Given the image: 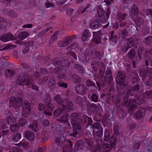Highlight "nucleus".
<instances>
[{
    "label": "nucleus",
    "mask_w": 152,
    "mask_h": 152,
    "mask_svg": "<svg viewBox=\"0 0 152 152\" xmlns=\"http://www.w3.org/2000/svg\"><path fill=\"white\" fill-rule=\"evenodd\" d=\"M28 77L27 74L25 75L23 72L20 73L18 76V79L16 80V83L18 85H20L26 82V86L28 88H31V86L34 83L33 80L32 79L28 78Z\"/></svg>",
    "instance_id": "obj_4"
},
{
    "label": "nucleus",
    "mask_w": 152,
    "mask_h": 152,
    "mask_svg": "<svg viewBox=\"0 0 152 152\" xmlns=\"http://www.w3.org/2000/svg\"><path fill=\"white\" fill-rule=\"evenodd\" d=\"M28 34L27 32H23L19 34L18 37L20 39L23 40L28 36Z\"/></svg>",
    "instance_id": "obj_49"
},
{
    "label": "nucleus",
    "mask_w": 152,
    "mask_h": 152,
    "mask_svg": "<svg viewBox=\"0 0 152 152\" xmlns=\"http://www.w3.org/2000/svg\"><path fill=\"white\" fill-rule=\"evenodd\" d=\"M127 102H131L128 105H124L123 104V102L122 103V104L125 106H130V107H129L128 111L129 113L130 114V115H132L134 112V109H136L137 107V105L136 104H139V102H137V100H135L134 99L129 100H127Z\"/></svg>",
    "instance_id": "obj_7"
},
{
    "label": "nucleus",
    "mask_w": 152,
    "mask_h": 152,
    "mask_svg": "<svg viewBox=\"0 0 152 152\" xmlns=\"http://www.w3.org/2000/svg\"><path fill=\"white\" fill-rule=\"evenodd\" d=\"M2 12L4 14L12 17H16L17 16V14L13 10L4 9L2 10Z\"/></svg>",
    "instance_id": "obj_15"
},
{
    "label": "nucleus",
    "mask_w": 152,
    "mask_h": 152,
    "mask_svg": "<svg viewBox=\"0 0 152 152\" xmlns=\"http://www.w3.org/2000/svg\"><path fill=\"white\" fill-rule=\"evenodd\" d=\"M45 6L46 8H48L50 7H54L55 5L53 3H51L48 1L45 3Z\"/></svg>",
    "instance_id": "obj_63"
},
{
    "label": "nucleus",
    "mask_w": 152,
    "mask_h": 152,
    "mask_svg": "<svg viewBox=\"0 0 152 152\" xmlns=\"http://www.w3.org/2000/svg\"><path fill=\"white\" fill-rule=\"evenodd\" d=\"M84 142L85 143L84 146L88 150H89L92 147L93 143L89 139H83Z\"/></svg>",
    "instance_id": "obj_30"
},
{
    "label": "nucleus",
    "mask_w": 152,
    "mask_h": 152,
    "mask_svg": "<svg viewBox=\"0 0 152 152\" xmlns=\"http://www.w3.org/2000/svg\"><path fill=\"white\" fill-rule=\"evenodd\" d=\"M19 127L18 124H14L10 126V128L11 131L14 132L18 130Z\"/></svg>",
    "instance_id": "obj_55"
},
{
    "label": "nucleus",
    "mask_w": 152,
    "mask_h": 152,
    "mask_svg": "<svg viewBox=\"0 0 152 152\" xmlns=\"http://www.w3.org/2000/svg\"><path fill=\"white\" fill-rule=\"evenodd\" d=\"M102 63H99L96 61L94 60L91 62V64L93 70L95 71H97L99 69L101 68L100 65Z\"/></svg>",
    "instance_id": "obj_19"
},
{
    "label": "nucleus",
    "mask_w": 152,
    "mask_h": 152,
    "mask_svg": "<svg viewBox=\"0 0 152 152\" xmlns=\"http://www.w3.org/2000/svg\"><path fill=\"white\" fill-rule=\"evenodd\" d=\"M55 140L56 143H58L61 145H62L65 141V139L63 136H59L56 137Z\"/></svg>",
    "instance_id": "obj_39"
},
{
    "label": "nucleus",
    "mask_w": 152,
    "mask_h": 152,
    "mask_svg": "<svg viewBox=\"0 0 152 152\" xmlns=\"http://www.w3.org/2000/svg\"><path fill=\"white\" fill-rule=\"evenodd\" d=\"M132 76H134L132 78L133 82L134 83L137 82L138 80L139 77L136 71H134L132 72Z\"/></svg>",
    "instance_id": "obj_45"
},
{
    "label": "nucleus",
    "mask_w": 152,
    "mask_h": 152,
    "mask_svg": "<svg viewBox=\"0 0 152 152\" xmlns=\"http://www.w3.org/2000/svg\"><path fill=\"white\" fill-rule=\"evenodd\" d=\"M87 88L84 85H78L76 87V91L79 94L83 95L86 93Z\"/></svg>",
    "instance_id": "obj_13"
},
{
    "label": "nucleus",
    "mask_w": 152,
    "mask_h": 152,
    "mask_svg": "<svg viewBox=\"0 0 152 152\" xmlns=\"http://www.w3.org/2000/svg\"><path fill=\"white\" fill-rule=\"evenodd\" d=\"M94 37L92 40L93 42H95V43L99 44L100 43L101 40L100 31H97L96 32H93Z\"/></svg>",
    "instance_id": "obj_11"
},
{
    "label": "nucleus",
    "mask_w": 152,
    "mask_h": 152,
    "mask_svg": "<svg viewBox=\"0 0 152 152\" xmlns=\"http://www.w3.org/2000/svg\"><path fill=\"white\" fill-rule=\"evenodd\" d=\"M90 53L92 57L94 58H100L101 56L100 53L96 50L91 51Z\"/></svg>",
    "instance_id": "obj_32"
},
{
    "label": "nucleus",
    "mask_w": 152,
    "mask_h": 152,
    "mask_svg": "<svg viewBox=\"0 0 152 152\" xmlns=\"http://www.w3.org/2000/svg\"><path fill=\"white\" fill-rule=\"evenodd\" d=\"M110 132L109 130H107L104 132V139L105 141H108L110 139Z\"/></svg>",
    "instance_id": "obj_52"
},
{
    "label": "nucleus",
    "mask_w": 152,
    "mask_h": 152,
    "mask_svg": "<svg viewBox=\"0 0 152 152\" xmlns=\"http://www.w3.org/2000/svg\"><path fill=\"white\" fill-rule=\"evenodd\" d=\"M132 91H133V90H132V87L131 86H128L127 88L126 94L123 96V104L124 105H128L129 103L131 102H127V100H128V98Z\"/></svg>",
    "instance_id": "obj_10"
},
{
    "label": "nucleus",
    "mask_w": 152,
    "mask_h": 152,
    "mask_svg": "<svg viewBox=\"0 0 152 152\" xmlns=\"http://www.w3.org/2000/svg\"><path fill=\"white\" fill-rule=\"evenodd\" d=\"M53 64L55 65H60L62 64L61 59L58 58L53 59Z\"/></svg>",
    "instance_id": "obj_56"
},
{
    "label": "nucleus",
    "mask_w": 152,
    "mask_h": 152,
    "mask_svg": "<svg viewBox=\"0 0 152 152\" xmlns=\"http://www.w3.org/2000/svg\"><path fill=\"white\" fill-rule=\"evenodd\" d=\"M103 152H108L111 149V147L108 143L103 144L102 146Z\"/></svg>",
    "instance_id": "obj_37"
},
{
    "label": "nucleus",
    "mask_w": 152,
    "mask_h": 152,
    "mask_svg": "<svg viewBox=\"0 0 152 152\" xmlns=\"http://www.w3.org/2000/svg\"><path fill=\"white\" fill-rule=\"evenodd\" d=\"M54 99L59 106V108H57L53 112V114L55 116H58L73 109V104L72 101L69 99H62L60 95L57 94L54 97Z\"/></svg>",
    "instance_id": "obj_1"
},
{
    "label": "nucleus",
    "mask_w": 152,
    "mask_h": 152,
    "mask_svg": "<svg viewBox=\"0 0 152 152\" xmlns=\"http://www.w3.org/2000/svg\"><path fill=\"white\" fill-rule=\"evenodd\" d=\"M79 45L78 44L76 43H74L72 44L68 47L66 48V50L68 51H70L72 50L75 49L77 48Z\"/></svg>",
    "instance_id": "obj_53"
},
{
    "label": "nucleus",
    "mask_w": 152,
    "mask_h": 152,
    "mask_svg": "<svg viewBox=\"0 0 152 152\" xmlns=\"http://www.w3.org/2000/svg\"><path fill=\"white\" fill-rule=\"evenodd\" d=\"M73 129H77L78 130H80L81 128V125L79 124V122H72L71 123Z\"/></svg>",
    "instance_id": "obj_47"
},
{
    "label": "nucleus",
    "mask_w": 152,
    "mask_h": 152,
    "mask_svg": "<svg viewBox=\"0 0 152 152\" xmlns=\"http://www.w3.org/2000/svg\"><path fill=\"white\" fill-rule=\"evenodd\" d=\"M119 126L117 124H115L113 127V131L114 134V135L117 136L119 135Z\"/></svg>",
    "instance_id": "obj_51"
},
{
    "label": "nucleus",
    "mask_w": 152,
    "mask_h": 152,
    "mask_svg": "<svg viewBox=\"0 0 152 152\" xmlns=\"http://www.w3.org/2000/svg\"><path fill=\"white\" fill-rule=\"evenodd\" d=\"M65 70L60 68H57L54 71V72L56 74L58 75L59 77L61 79H65L66 78V76L64 74Z\"/></svg>",
    "instance_id": "obj_12"
},
{
    "label": "nucleus",
    "mask_w": 152,
    "mask_h": 152,
    "mask_svg": "<svg viewBox=\"0 0 152 152\" xmlns=\"http://www.w3.org/2000/svg\"><path fill=\"white\" fill-rule=\"evenodd\" d=\"M91 34L88 30L85 29L82 35V38L83 41H85L87 39L90 37Z\"/></svg>",
    "instance_id": "obj_29"
},
{
    "label": "nucleus",
    "mask_w": 152,
    "mask_h": 152,
    "mask_svg": "<svg viewBox=\"0 0 152 152\" xmlns=\"http://www.w3.org/2000/svg\"><path fill=\"white\" fill-rule=\"evenodd\" d=\"M74 67V68L76 69L80 73H84V70L83 66L77 64H75Z\"/></svg>",
    "instance_id": "obj_38"
},
{
    "label": "nucleus",
    "mask_w": 152,
    "mask_h": 152,
    "mask_svg": "<svg viewBox=\"0 0 152 152\" xmlns=\"http://www.w3.org/2000/svg\"><path fill=\"white\" fill-rule=\"evenodd\" d=\"M146 110L142 107H140L135 113V117L137 120H140L144 117Z\"/></svg>",
    "instance_id": "obj_9"
},
{
    "label": "nucleus",
    "mask_w": 152,
    "mask_h": 152,
    "mask_svg": "<svg viewBox=\"0 0 152 152\" xmlns=\"http://www.w3.org/2000/svg\"><path fill=\"white\" fill-rule=\"evenodd\" d=\"M15 73V71L13 69H8L5 71V74L6 77H10Z\"/></svg>",
    "instance_id": "obj_42"
},
{
    "label": "nucleus",
    "mask_w": 152,
    "mask_h": 152,
    "mask_svg": "<svg viewBox=\"0 0 152 152\" xmlns=\"http://www.w3.org/2000/svg\"><path fill=\"white\" fill-rule=\"evenodd\" d=\"M29 128L34 131H37L38 130L37 121H34L32 124L29 126Z\"/></svg>",
    "instance_id": "obj_41"
},
{
    "label": "nucleus",
    "mask_w": 152,
    "mask_h": 152,
    "mask_svg": "<svg viewBox=\"0 0 152 152\" xmlns=\"http://www.w3.org/2000/svg\"><path fill=\"white\" fill-rule=\"evenodd\" d=\"M14 39V37L13 35L10 34L0 36V40L4 42L9 41L10 40H13Z\"/></svg>",
    "instance_id": "obj_16"
},
{
    "label": "nucleus",
    "mask_w": 152,
    "mask_h": 152,
    "mask_svg": "<svg viewBox=\"0 0 152 152\" xmlns=\"http://www.w3.org/2000/svg\"><path fill=\"white\" fill-rule=\"evenodd\" d=\"M5 115L7 121L9 124H10L15 121V119L11 112L7 111L6 112Z\"/></svg>",
    "instance_id": "obj_18"
},
{
    "label": "nucleus",
    "mask_w": 152,
    "mask_h": 152,
    "mask_svg": "<svg viewBox=\"0 0 152 152\" xmlns=\"http://www.w3.org/2000/svg\"><path fill=\"white\" fill-rule=\"evenodd\" d=\"M97 11L98 16L99 17L102 16L104 13V11L103 10L101 6H98L97 7Z\"/></svg>",
    "instance_id": "obj_57"
},
{
    "label": "nucleus",
    "mask_w": 152,
    "mask_h": 152,
    "mask_svg": "<svg viewBox=\"0 0 152 152\" xmlns=\"http://www.w3.org/2000/svg\"><path fill=\"white\" fill-rule=\"evenodd\" d=\"M22 99L19 97H12L10 99V105L15 109L19 108L21 104Z\"/></svg>",
    "instance_id": "obj_8"
},
{
    "label": "nucleus",
    "mask_w": 152,
    "mask_h": 152,
    "mask_svg": "<svg viewBox=\"0 0 152 152\" xmlns=\"http://www.w3.org/2000/svg\"><path fill=\"white\" fill-rule=\"evenodd\" d=\"M117 113L119 119H121L124 118L127 115L126 112L120 108H118L117 111Z\"/></svg>",
    "instance_id": "obj_27"
},
{
    "label": "nucleus",
    "mask_w": 152,
    "mask_h": 152,
    "mask_svg": "<svg viewBox=\"0 0 152 152\" xmlns=\"http://www.w3.org/2000/svg\"><path fill=\"white\" fill-rule=\"evenodd\" d=\"M120 31L118 34L119 35L120 37L122 39H123L128 36V31L126 28H124L122 30H120Z\"/></svg>",
    "instance_id": "obj_28"
},
{
    "label": "nucleus",
    "mask_w": 152,
    "mask_h": 152,
    "mask_svg": "<svg viewBox=\"0 0 152 152\" xmlns=\"http://www.w3.org/2000/svg\"><path fill=\"white\" fill-rule=\"evenodd\" d=\"M104 78L108 83V86L110 88L109 91L110 94H111L115 91V87L113 82L112 81L113 78L112 77V72L110 69L106 70Z\"/></svg>",
    "instance_id": "obj_5"
},
{
    "label": "nucleus",
    "mask_w": 152,
    "mask_h": 152,
    "mask_svg": "<svg viewBox=\"0 0 152 152\" xmlns=\"http://www.w3.org/2000/svg\"><path fill=\"white\" fill-rule=\"evenodd\" d=\"M94 132H96V135L98 137H101L102 135L103 128L102 127H100L97 130L94 129Z\"/></svg>",
    "instance_id": "obj_58"
},
{
    "label": "nucleus",
    "mask_w": 152,
    "mask_h": 152,
    "mask_svg": "<svg viewBox=\"0 0 152 152\" xmlns=\"http://www.w3.org/2000/svg\"><path fill=\"white\" fill-rule=\"evenodd\" d=\"M144 42L147 45H149L152 44V36H148L145 39Z\"/></svg>",
    "instance_id": "obj_50"
},
{
    "label": "nucleus",
    "mask_w": 152,
    "mask_h": 152,
    "mask_svg": "<svg viewBox=\"0 0 152 152\" xmlns=\"http://www.w3.org/2000/svg\"><path fill=\"white\" fill-rule=\"evenodd\" d=\"M71 42L69 38L67 37L65 38L63 41L60 42L59 44V45L60 47H66Z\"/></svg>",
    "instance_id": "obj_25"
},
{
    "label": "nucleus",
    "mask_w": 152,
    "mask_h": 152,
    "mask_svg": "<svg viewBox=\"0 0 152 152\" xmlns=\"http://www.w3.org/2000/svg\"><path fill=\"white\" fill-rule=\"evenodd\" d=\"M126 41L127 45L129 47L131 48L133 45L134 40L133 38H129L127 39Z\"/></svg>",
    "instance_id": "obj_46"
},
{
    "label": "nucleus",
    "mask_w": 152,
    "mask_h": 152,
    "mask_svg": "<svg viewBox=\"0 0 152 152\" xmlns=\"http://www.w3.org/2000/svg\"><path fill=\"white\" fill-rule=\"evenodd\" d=\"M68 148H64L63 149L64 152H72V146L73 144L72 143V142L69 140H68Z\"/></svg>",
    "instance_id": "obj_36"
},
{
    "label": "nucleus",
    "mask_w": 152,
    "mask_h": 152,
    "mask_svg": "<svg viewBox=\"0 0 152 152\" xmlns=\"http://www.w3.org/2000/svg\"><path fill=\"white\" fill-rule=\"evenodd\" d=\"M101 68L100 69L99 74L101 78H103L104 77L105 67L104 63L101 64Z\"/></svg>",
    "instance_id": "obj_40"
},
{
    "label": "nucleus",
    "mask_w": 152,
    "mask_h": 152,
    "mask_svg": "<svg viewBox=\"0 0 152 152\" xmlns=\"http://www.w3.org/2000/svg\"><path fill=\"white\" fill-rule=\"evenodd\" d=\"M134 22L137 26L139 27L142 23L143 20V19L140 17H137L135 19Z\"/></svg>",
    "instance_id": "obj_43"
},
{
    "label": "nucleus",
    "mask_w": 152,
    "mask_h": 152,
    "mask_svg": "<svg viewBox=\"0 0 152 152\" xmlns=\"http://www.w3.org/2000/svg\"><path fill=\"white\" fill-rule=\"evenodd\" d=\"M101 25L98 20H94L90 25V28L93 30L97 29L100 27Z\"/></svg>",
    "instance_id": "obj_22"
},
{
    "label": "nucleus",
    "mask_w": 152,
    "mask_h": 152,
    "mask_svg": "<svg viewBox=\"0 0 152 152\" xmlns=\"http://www.w3.org/2000/svg\"><path fill=\"white\" fill-rule=\"evenodd\" d=\"M69 119V115L68 114L64 115L61 117L58 121L63 123L67 122Z\"/></svg>",
    "instance_id": "obj_44"
},
{
    "label": "nucleus",
    "mask_w": 152,
    "mask_h": 152,
    "mask_svg": "<svg viewBox=\"0 0 152 152\" xmlns=\"http://www.w3.org/2000/svg\"><path fill=\"white\" fill-rule=\"evenodd\" d=\"M144 98L147 99H152V90H147L143 94Z\"/></svg>",
    "instance_id": "obj_35"
},
{
    "label": "nucleus",
    "mask_w": 152,
    "mask_h": 152,
    "mask_svg": "<svg viewBox=\"0 0 152 152\" xmlns=\"http://www.w3.org/2000/svg\"><path fill=\"white\" fill-rule=\"evenodd\" d=\"M7 126L6 124L5 121L3 119L0 120V129H2L3 130L6 129Z\"/></svg>",
    "instance_id": "obj_60"
},
{
    "label": "nucleus",
    "mask_w": 152,
    "mask_h": 152,
    "mask_svg": "<svg viewBox=\"0 0 152 152\" xmlns=\"http://www.w3.org/2000/svg\"><path fill=\"white\" fill-rule=\"evenodd\" d=\"M71 79L73 82L76 84L80 83L82 82L81 77L79 75L75 74H74L72 75Z\"/></svg>",
    "instance_id": "obj_17"
},
{
    "label": "nucleus",
    "mask_w": 152,
    "mask_h": 152,
    "mask_svg": "<svg viewBox=\"0 0 152 152\" xmlns=\"http://www.w3.org/2000/svg\"><path fill=\"white\" fill-rule=\"evenodd\" d=\"M125 78V75L123 72H118L116 78V81L118 85L117 88L119 92L124 91L128 85V83L124 81Z\"/></svg>",
    "instance_id": "obj_3"
},
{
    "label": "nucleus",
    "mask_w": 152,
    "mask_h": 152,
    "mask_svg": "<svg viewBox=\"0 0 152 152\" xmlns=\"http://www.w3.org/2000/svg\"><path fill=\"white\" fill-rule=\"evenodd\" d=\"M22 107V115L25 117H27L30 113V104L28 101L25 100L21 102Z\"/></svg>",
    "instance_id": "obj_6"
},
{
    "label": "nucleus",
    "mask_w": 152,
    "mask_h": 152,
    "mask_svg": "<svg viewBox=\"0 0 152 152\" xmlns=\"http://www.w3.org/2000/svg\"><path fill=\"white\" fill-rule=\"evenodd\" d=\"M91 99L94 102H97L98 101L99 96L98 94H93L91 96Z\"/></svg>",
    "instance_id": "obj_54"
},
{
    "label": "nucleus",
    "mask_w": 152,
    "mask_h": 152,
    "mask_svg": "<svg viewBox=\"0 0 152 152\" xmlns=\"http://www.w3.org/2000/svg\"><path fill=\"white\" fill-rule=\"evenodd\" d=\"M106 82L107 81L104 78V80L103 78H100L99 81L96 82V84L99 89H101V87H104L106 85Z\"/></svg>",
    "instance_id": "obj_31"
},
{
    "label": "nucleus",
    "mask_w": 152,
    "mask_h": 152,
    "mask_svg": "<svg viewBox=\"0 0 152 152\" xmlns=\"http://www.w3.org/2000/svg\"><path fill=\"white\" fill-rule=\"evenodd\" d=\"M12 138L14 142H17L21 138V134L19 133H16L13 136Z\"/></svg>",
    "instance_id": "obj_59"
},
{
    "label": "nucleus",
    "mask_w": 152,
    "mask_h": 152,
    "mask_svg": "<svg viewBox=\"0 0 152 152\" xmlns=\"http://www.w3.org/2000/svg\"><path fill=\"white\" fill-rule=\"evenodd\" d=\"M86 83L87 87H89L91 86L92 87L91 88V91L93 93H95L97 91V88L95 83L89 79H88L86 81Z\"/></svg>",
    "instance_id": "obj_14"
},
{
    "label": "nucleus",
    "mask_w": 152,
    "mask_h": 152,
    "mask_svg": "<svg viewBox=\"0 0 152 152\" xmlns=\"http://www.w3.org/2000/svg\"><path fill=\"white\" fill-rule=\"evenodd\" d=\"M84 140H80L77 141L75 143L76 149L77 150H81L83 149V147H85Z\"/></svg>",
    "instance_id": "obj_23"
},
{
    "label": "nucleus",
    "mask_w": 152,
    "mask_h": 152,
    "mask_svg": "<svg viewBox=\"0 0 152 152\" xmlns=\"http://www.w3.org/2000/svg\"><path fill=\"white\" fill-rule=\"evenodd\" d=\"M127 55L128 57L131 59L134 58L135 56V52L134 49L132 48L129 52Z\"/></svg>",
    "instance_id": "obj_48"
},
{
    "label": "nucleus",
    "mask_w": 152,
    "mask_h": 152,
    "mask_svg": "<svg viewBox=\"0 0 152 152\" xmlns=\"http://www.w3.org/2000/svg\"><path fill=\"white\" fill-rule=\"evenodd\" d=\"M25 137L30 141L33 140L34 138V134L31 131H26L25 133Z\"/></svg>",
    "instance_id": "obj_21"
},
{
    "label": "nucleus",
    "mask_w": 152,
    "mask_h": 152,
    "mask_svg": "<svg viewBox=\"0 0 152 152\" xmlns=\"http://www.w3.org/2000/svg\"><path fill=\"white\" fill-rule=\"evenodd\" d=\"M132 13L135 16H137L138 14V11L137 7L134 5L132 8Z\"/></svg>",
    "instance_id": "obj_61"
},
{
    "label": "nucleus",
    "mask_w": 152,
    "mask_h": 152,
    "mask_svg": "<svg viewBox=\"0 0 152 152\" xmlns=\"http://www.w3.org/2000/svg\"><path fill=\"white\" fill-rule=\"evenodd\" d=\"M51 99L49 96L45 99V102L46 104L47 107H45L44 104L40 103L38 106V109L40 110H45L44 113L46 115L50 116L52 114V112L54 109L53 104L51 103Z\"/></svg>",
    "instance_id": "obj_2"
},
{
    "label": "nucleus",
    "mask_w": 152,
    "mask_h": 152,
    "mask_svg": "<svg viewBox=\"0 0 152 152\" xmlns=\"http://www.w3.org/2000/svg\"><path fill=\"white\" fill-rule=\"evenodd\" d=\"M110 146L111 147V148H113L115 146V142L116 140V138H115V135H113L111 138H110Z\"/></svg>",
    "instance_id": "obj_62"
},
{
    "label": "nucleus",
    "mask_w": 152,
    "mask_h": 152,
    "mask_svg": "<svg viewBox=\"0 0 152 152\" xmlns=\"http://www.w3.org/2000/svg\"><path fill=\"white\" fill-rule=\"evenodd\" d=\"M111 101L113 103H114L117 105L120 102V96L119 95H116L115 97L114 95H112L110 96Z\"/></svg>",
    "instance_id": "obj_34"
},
{
    "label": "nucleus",
    "mask_w": 152,
    "mask_h": 152,
    "mask_svg": "<svg viewBox=\"0 0 152 152\" xmlns=\"http://www.w3.org/2000/svg\"><path fill=\"white\" fill-rule=\"evenodd\" d=\"M110 35L109 39L111 41L113 42L116 43L117 40V36L115 34L114 31L112 30L109 33Z\"/></svg>",
    "instance_id": "obj_26"
},
{
    "label": "nucleus",
    "mask_w": 152,
    "mask_h": 152,
    "mask_svg": "<svg viewBox=\"0 0 152 152\" xmlns=\"http://www.w3.org/2000/svg\"><path fill=\"white\" fill-rule=\"evenodd\" d=\"M47 83L49 87L52 90L56 88V81L53 78H50Z\"/></svg>",
    "instance_id": "obj_24"
},
{
    "label": "nucleus",
    "mask_w": 152,
    "mask_h": 152,
    "mask_svg": "<svg viewBox=\"0 0 152 152\" xmlns=\"http://www.w3.org/2000/svg\"><path fill=\"white\" fill-rule=\"evenodd\" d=\"M126 16L125 14L118 12L117 14L116 18L119 21L121 22L125 19Z\"/></svg>",
    "instance_id": "obj_33"
},
{
    "label": "nucleus",
    "mask_w": 152,
    "mask_h": 152,
    "mask_svg": "<svg viewBox=\"0 0 152 152\" xmlns=\"http://www.w3.org/2000/svg\"><path fill=\"white\" fill-rule=\"evenodd\" d=\"M81 118V116L79 114L76 113H72L70 116L71 123L72 122H76L79 121V118Z\"/></svg>",
    "instance_id": "obj_20"
},
{
    "label": "nucleus",
    "mask_w": 152,
    "mask_h": 152,
    "mask_svg": "<svg viewBox=\"0 0 152 152\" xmlns=\"http://www.w3.org/2000/svg\"><path fill=\"white\" fill-rule=\"evenodd\" d=\"M101 150V147L99 145L95 146L93 149L92 152H100Z\"/></svg>",
    "instance_id": "obj_64"
}]
</instances>
